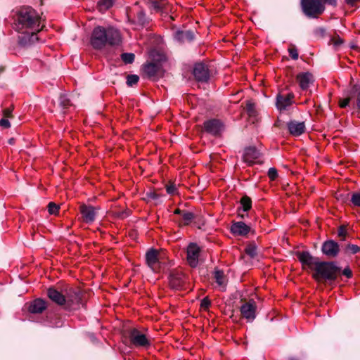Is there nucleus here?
<instances>
[{
  "label": "nucleus",
  "instance_id": "nucleus-1",
  "mask_svg": "<svg viewBox=\"0 0 360 360\" xmlns=\"http://www.w3.org/2000/svg\"><path fill=\"white\" fill-rule=\"evenodd\" d=\"M90 43L95 49H102L106 45L117 46L122 43V37L118 30L113 27H96L92 31Z\"/></svg>",
  "mask_w": 360,
  "mask_h": 360
},
{
  "label": "nucleus",
  "instance_id": "nucleus-2",
  "mask_svg": "<svg viewBox=\"0 0 360 360\" xmlns=\"http://www.w3.org/2000/svg\"><path fill=\"white\" fill-rule=\"evenodd\" d=\"M44 27L41 25V18L31 7L21 8L14 17V28L17 32L25 30L40 31Z\"/></svg>",
  "mask_w": 360,
  "mask_h": 360
},
{
  "label": "nucleus",
  "instance_id": "nucleus-3",
  "mask_svg": "<svg viewBox=\"0 0 360 360\" xmlns=\"http://www.w3.org/2000/svg\"><path fill=\"white\" fill-rule=\"evenodd\" d=\"M314 278L318 282L332 283L340 273V268L333 262H316Z\"/></svg>",
  "mask_w": 360,
  "mask_h": 360
},
{
  "label": "nucleus",
  "instance_id": "nucleus-4",
  "mask_svg": "<svg viewBox=\"0 0 360 360\" xmlns=\"http://www.w3.org/2000/svg\"><path fill=\"white\" fill-rule=\"evenodd\" d=\"M301 6L304 13L311 18H316L323 13V0H302Z\"/></svg>",
  "mask_w": 360,
  "mask_h": 360
},
{
  "label": "nucleus",
  "instance_id": "nucleus-5",
  "mask_svg": "<svg viewBox=\"0 0 360 360\" xmlns=\"http://www.w3.org/2000/svg\"><path fill=\"white\" fill-rule=\"evenodd\" d=\"M129 340L131 344L136 347H146L150 345V340L146 335L139 330L134 328L129 333Z\"/></svg>",
  "mask_w": 360,
  "mask_h": 360
},
{
  "label": "nucleus",
  "instance_id": "nucleus-6",
  "mask_svg": "<svg viewBox=\"0 0 360 360\" xmlns=\"http://www.w3.org/2000/svg\"><path fill=\"white\" fill-rule=\"evenodd\" d=\"M200 248L195 243H191L187 248V262L191 267H196L198 264Z\"/></svg>",
  "mask_w": 360,
  "mask_h": 360
},
{
  "label": "nucleus",
  "instance_id": "nucleus-7",
  "mask_svg": "<svg viewBox=\"0 0 360 360\" xmlns=\"http://www.w3.org/2000/svg\"><path fill=\"white\" fill-rule=\"evenodd\" d=\"M38 32L39 31L30 30L18 32L20 34L18 36L19 44L24 46L32 44L38 39L37 36Z\"/></svg>",
  "mask_w": 360,
  "mask_h": 360
},
{
  "label": "nucleus",
  "instance_id": "nucleus-8",
  "mask_svg": "<svg viewBox=\"0 0 360 360\" xmlns=\"http://www.w3.org/2000/svg\"><path fill=\"white\" fill-rule=\"evenodd\" d=\"M160 253L155 250H149L146 255V260L148 266L154 271L160 268Z\"/></svg>",
  "mask_w": 360,
  "mask_h": 360
},
{
  "label": "nucleus",
  "instance_id": "nucleus-9",
  "mask_svg": "<svg viewBox=\"0 0 360 360\" xmlns=\"http://www.w3.org/2000/svg\"><path fill=\"white\" fill-rule=\"evenodd\" d=\"M204 128L207 132L214 136H219L224 130V124L220 120L212 119L204 122Z\"/></svg>",
  "mask_w": 360,
  "mask_h": 360
},
{
  "label": "nucleus",
  "instance_id": "nucleus-10",
  "mask_svg": "<svg viewBox=\"0 0 360 360\" xmlns=\"http://www.w3.org/2000/svg\"><path fill=\"white\" fill-rule=\"evenodd\" d=\"M295 96L292 93L279 94L276 98V107L280 111L285 110L293 103Z\"/></svg>",
  "mask_w": 360,
  "mask_h": 360
},
{
  "label": "nucleus",
  "instance_id": "nucleus-11",
  "mask_svg": "<svg viewBox=\"0 0 360 360\" xmlns=\"http://www.w3.org/2000/svg\"><path fill=\"white\" fill-rule=\"evenodd\" d=\"M185 276L181 271L175 270L170 273L169 283L171 288L178 290L183 286Z\"/></svg>",
  "mask_w": 360,
  "mask_h": 360
},
{
  "label": "nucleus",
  "instance_id": "nucleus-12",
  "mask_svg": "<svg viewBox=\"0 0 360 360\" xmlns=\"http://www.w3.org/2000/svg\"><path fill=\"white\" fill-rule=\"evenodd\" d=\"M79 210L84 222L89 224L95 220L98 208L91 205L82 204L80 205Z\"/></svg>",
  "mask_w": 360,
  "mask_h": 360
},
{
  "label": "nucleus",
  "instance_id": "nucleus-13",
  "mask_svg": "<svg viewBox=\"0 0 360 360\" xmlns=\"http://www.w3.org/2000/svg\"><path fill=\"white\" fill-rule=\"evenodd\" d=\"M256 304L255 302H248L244 303L240 307V313L243 318L248 321H252L255 319Z\"/></svg>",
  "mask_w": 360,
  "mask_h": 360
},
{
  "label": "nucleus",
  "instance_id": "nucleus-14",
  "mask_svg": "<svg viewBox=\"0 0 360 360\" xmlns=\"http://www.w3.org/2000/svg\"><path fill=\"white\" fill-rule=\"evenodd\" d=\"M322 252L328 257H335L339 252V245L334 240L326 241L322 246Z\"/></svg>",
  "mask_w": 360,
  "mask_h": 360
},
{
  "label": "nucleus",
  "instance_id": "nucleus-15",
  "mask_svg": "<svg viewBox=\"0 0 360 360\" xmlns=\"http://www.w3.org/2000/svg\"><path fill=\"white\" fill-rule=\"evenodd\" d=\"M193 75L195 79L200 82H206L209 77V70L203 63H197L193 68Z\"/></svg>",
  "mask_w": 360,
  "mask_h": 360
},
{
  "label": "nucleus",
  "instance_id": "nucleus-16",
  "mask_svg": "<svg viewBox=\"0 0 360 360\" xmlns=\"http://www.w3.org/2000/svg\"><path fill=\"white\" fill-rule=\"evenodd\" d=\"M81 301V295L79 292L72 289L66 290L65 294V306L70 307L73 305L79 304Z\"/></svg>",
  "mask_w": 360,
  "mask_h": 360
},
{
  "label": "nucleus",
  "instance_id": "nucleus-17",
  "mask_svg": "<svg viewBox=\"0 0 360 360\" xmlns=\"http://www.w3.org/2000/svg\"><path fill=\"white\" fill-rule=\"evenodd\" d=\"M144 73L150 78L159 77L162 75V70L159 63H150L143 67Z\"/></svg>",
  "mask_w": 360,
  "mask_h": 360
},
{
  "label": "nucleus",
  "instance_id": "nucleus-18",
  "mask_svg": "<svg viewBox=\"0 0 360 360\" xmlns=\"http://www.w3.org/2000/svg\"><path fill=\"white\" fill-rule=\"evenodd\" d=\"M287 125L290 134L294 136H300L305 131V124L304 122L292 120L289 122Z\"/></svg>",
  "mask_w": 360,
  "mask_h": 360
},
{
  "label": "nucleus",
  "instance_id": "nucleus-19",
  "mask_svg": "<svg viewBox=\"0 0 360 360\" xmlns=\"http://www.w3.org/2000/svg\"><path fill=\"white\" fill-rule=\"evenodd\" d=\"M146 4L150 10L155 12H162L168 11V2L167 0H145Z\"/></svg>",
  "mask_w": 360,
  "mask_h": 360
},
{
  "label": "nucleus",
  "instance_id": "nucleus-20",
  "mask_svg": "<svg viewBox=\"0 0 360 360\" xmlns=\"http://www.w3.org/2000/svg\"><path fill=\"white\" fill-rule=\"evenodd\" d=\"M260 156V153L255 147H249L245 150L243 154V160L248 165H251L256 162Z\"/></svg>",
  "mask_w": 360,
  "mask_h": 360
},
{
  "label": "nucleus",
  "instance_id": "nucleus-21",
  "mask_svg": "<svg viewBox=\"0 0 360 360\" xmlns=\"http://www.w3.org/2000/svg\"><path fill=\"white\" fill-rule=\"evenodd\" d=\"M250 230V226L242 221L235 222L231 226V233L236 236H245Z\"/></svg>",
  "mask_w": 360,
  "mask_h": 360
},
{
  "label": "nucleus",
  "instance_id": "nucleus-22",
  "mask_svg": "<svg viewBox=\"0 0 360 360\" xmlns=\"http://www.w3.org/2000/svg\"><path fill=\"white\" fill-rule=\"evenodd\" d=\"M47 295L56 304L59 305L65 304V294H62L55 288H50L48 290Z\"/></svg>",
  "mask_w": 360,
  "mask_h": 360
},
{
  "label": "nucleus",
  "instance_id": "nucleus-23",
  "mask_svg": "<svg viewBox=\"0 0 360 360\" xmlns=\"http://www.w3.org/2000/svg\"><path fill=\"white\" fill-rule=\"evenodd\" d=\"M297 81L300 88L305 90L309 87V84L312 82L313 77L310 73H300L297 76Z\"/></svg>",
  "mask_w": 360,
  "mask_h": 360
},
{
  "label": "nucleus",
  "instance_id": "nucleus-24",
  "mask_svg": "<svg viewBox=\"0 0 360 360\" xmlns=\"http://www.w3.org/2000/svg\"><path fill=\"white\" fill-rule=\"evenodd\" d=\"M46 308V304L43 300L37 299L30 303L29 311L31 313H41Z\"/></svg>",
  "mask_w": 360,
  "mask_h": 360
},
{
  "label": "nucleus",
  "instance_id": "nucleus-25",
  "mask_svg": "<svg viewBox=\"0 0 360 360\" xmlns=\"http://www.w3.org/2000/svg\"><path fill=\"white\" fill-rule=\"evenodd\" d=\"M298 258L302 264H307L309 266H311L312 265L316 266V263L318 262L316 259L313 257L308 252H302L300 253Z\"/></svg>",
  "mask_w": 360,
  "mask_h": 360
},
{
  "label": "nucleus",
  "instance_id": "nucleus-26",
  "mask_svg": "<svg viewBox=\"0 0 360 360\" xmlns=\"http://www.w3.org/2000/svg\"><path fill=\"white\" fill-rule=\"evenodd\" d=\"M214 278L217 285L224 289L227 283V279L224 272L220 270H216L214 273Z\"/></svg>",
  "mask_w": 360,
  "mask_h": 360
},
{
  "label": "nucleus",
  "instance_id": "nucleus-27",
  "mask_svg": "<svg viewBox=\"0 0 360 360\" xmlns=\"http://www.w3.org/2000/svg\"><path fill=\"white\" fill-rule=\"evenodd\" d=\"M114 0H99L98 1V8L101 12H104L112 6Z\"/></svg>",
  "mask_w": 360,
  "mask_h": 360
},
{
  "label": "nucleus",
  "instance_id": "nucleus-28",
  "mask_svg": "<svg viewBox=\"0 0 360 360\" xmlns=\"http://www.w3.org/2000/svg\"><path fill=\"white\" fill-rule=\"evenodd\" d=\"M240 203L243 206V211H248L252 206L251 199L248 196H244L240 200Z\"/></svg>",
  "mask_w": 360,
  "mask_h": 360
},
{
  "label": "nucleus",
  "instance_id": "nucleus-29",
  "mask_svg": "<svg viewBox=\"0 0 360 360\" xmlns=\"http://www.w3.org/2000/svg\"><path fill=\"white\" fill-rule=\"evenodd\" d=\"M134 58H135L134 54L131 53H124L121 55L122 60L126 64L132 63L134 60Z\"/></svg>",
  "mask_w": 360,
  "mask_h": 360
},
{
  "label": "nucleus",
  "instance_id": "nucleus-30",
  "mask_svg": "<svg viewBox=\"0 0 360 360\" xmlns=\"http://www.w3.org/2000/svg\"><path fill=\"white\" fill-rule=\"evenodd\" d=\"M246 110L250 117H255L257 115V112L255 107V103L251 101H248L246 103Z\"/></svg>",
  "mask_w": 360,
  "mask_h": 360
},
{
  "label": "nucleus",
  "instance_id": "nucleus-31",
  "mask_svg": "<svg viewBox=\"0 0 360 360\" xmlns=\"http://www.w3.org/2000/svg\"><path fill=\"white\" fill-rule=\"evenodd\" d=\"M175 37L178 40H180V41H184L186 39H191V32H188V31H186V32H184V31L177 32L176 33Z\"/></svg>",
  "mask_w": 360,
  "mask_h": 360
},
{
  "label": "nucleus",
  "instance_id": "nucleus-32",
  "mask_svg": "<svg viewBox=\"0 0 360 360\" xmlns=\"http://www.w3.org/2000/svg\"><path fill=\"white\" fill-rule=\"evenodd\" d=\"M245 251L251 258H254L257 255V247L253 244L248 245Z\"/></svg>",
  "mask_w": 360,
  "mask_h": 360
},
{
  "label": "nucleus",
  "instance_id": "nucleus-33",
  "mask_svg": "<svg viewBox=\"0 0 360 360\" xmlns=\"http://www.w3.org/2000/svg\"><path fill=\"white\" fill-rule=\"evenodd\" d=\"M182 219L184 220V224L185 225L188 224L194 218V214L190 212H182Z\"/></svg>",
  "mask_w": 360,
  "mask_h": 360
},
{
  "label": "nucleus",
  "instance_id": "nucleus-34",
  "mask_svg": "<svg viewBox=\"0 0 360 360\" xmlns=\"http://www.w3.org/2000/svg\"><path fill=\"white\" fill-rule=\"evenodd\" d=\"M59 105L64 109L67 108L71 105L70 101L66 96L62 95L59 98Z\"/></svg>",
  "mask_w": 360,
  "mask_h": 360
},
{
  "label": "nucleus",
  "instance_id": "nucleus-35",
  "mask_svg": "<svg viewBox=\"0 0 360 360\" xmlns=\"http://www.w3.org/2000/svg\"><path fill=\"white\" fill-rule=\"evenodd\" d=\"M136 21L139 25L142 26L147 23L146 15L143 11H139L137 13Z\"/></svg>",
  "mask_w": 360,
  "mask_h": 360
},
{
  "label": "nucleus",
  "instance_id": "nucleus-36",
  "mask_svg": "<svg viewBox=\"0 0 360 360\" xmlns=\"http://www.w3.org/2000/svg\"><path fill=\"white\" fill-rule=\"evenodd\" d=\"M343 42V39H341L339 36L333 37L330 39V44H333V46L336 49L342 46Z\"/></svg>",
  "mask_w": 360,
  "mask_h": 360
},
{
  "label": "nucleus",
  "instance_id": "nucleus-37",
  "mask_svg": "<svg viewBox=\"0 0 360 360\" xmlns=\"http://www.w3.org/2000/svg\"><path fill=\"white\" fill-rule=\"evenodd\" d=\"M139 77L136 75H130L127 76V84L129 86H132L139 82Z\"/></svg>",
  "mask_w": 360,
  "mask_h": 360
},
{
  "label": "nucleus",
  "instance_id": "nucleus-38",
  "mask_svg": "<svg viewBox=\"0 0 360 360\" xmlns=\"http://www.w3.org/2000/svg\"><path fill=\"white\" fill-rule=\"evenodd\" d=\"M59 206L56 203L51 202L48 205V211L51 214H56L58 212Z\"/></svg>",
  "mask_w": 360,
  "mask_h": 360
},
{
  "label": "nucleus",
  "instance_id": "nucleus-39",
  "mask_svg": "<svg viewBox=\"0 0 360 360\" xmlns=\"http://www.w3.org/2000/svg\"><path fill=\"white\" fill-rule=\"evenodd\" d=\"M351 201L354 205L360 207V192L352 193Z\"/></svg>",
  "mask_w": 360,
  "mask_h": 360
},
{
  "label": "nucleus",
  "instance_id": "nucleus-40",
  "mask_svg": "<svg viewBox=\"0 0 360 360\" xmlns=\"http://www.w3.org/2000/svg\"><path fill=\"white\" fill-rule=\"evenodd\" d=\"M360 251V247L353 245V244H349L346 247V252L351 253V254H355Z\"/></svg>",
  "mask_w": 360,
  "mask_h": 360
},
{
  "label": "nucleus",
  "instance_id": "nucleus-41",
  "mask_svg": "<svg viewBox=\"0 0 360 360\" xmlns=\"http://www.w3.org/2000/svg\"><path fill=\"white\" fill-rule=\"evenodd\" d=\"M288 52L292 59L297 60L298 58V52L295 45L291 44L290 46Z\"/></svg>",
  "mask_w": 360,
  "mask_h": 360
},
{
  "label": "nucleus",
  "instance_id": "nucleus-42",
  "mask_svg": "<svg viewBox=\"0 0 360 360\" xmlns=\"http://www.w3.org/2000/svg\"><path fill=\"white\" fill-rule=\"evenodd\" d=\"M347 234V227L345 226H341L339 227L338 231V235L340 238H342V240H345L346 236Z\"/></svg>",
  "mask_w": 360,
  "mask_h": 360
},
{
  "label": "nucleus",
  "instance_id": "nucleus-43",
  "mask_svg": "<svg viewBox=\"0 0 360 360\" xmlns=\"http://www.w3.org/2000/svg\"><path fill=\"white\" fill-rule=\"evenodd\" d=\"M351 101V97H347L345 98H340L339 105L340 108H345L347 106Z\"/></svg>",
  "mask_w": 360,
  "mask_h": 360
},
{
  "label": "nucleus",
  "instance_id": "nucleus-44",
  "mask_svg": "<svg viewBox=\"0 0 360 360\" xmlns=\"http://www.w3.org/2000/svg\"><path fill=\"white\" fill-rule=\"evenodd\" d=\"M268 176L271 180H275L278 176L277 170L275 168H270L268 172Z\"/></svg>",
  "mask_w": 360,
  "mask_h": 360
},
{
  "label": "nucleus",
  "instance_id": "nucleus-45",
  "mask_svg": "<svg viewBox=\"0 0 360 360\" xmlns=\"http://www.w3.org/2000/svg\"><path fill=\"white\" fill-rule=\"evenodd\" d=\"M166 189H167V192L169 194L174 195L176 193V188L175 185H174V184H170V185L167 186Z\"/></svg>",
  "mask_w": 360,
  "mask_h": 360
},
{
  "label": "nucleus",
  "instance_id": "nucleus-46",
  "mask_svg": "<svg viewBox=\"0 0 360 360\" xmlns=\"http://www.w3.org/2000/svg\"><path fill=\"white\" fill-rule=\"evenodd\" d=\"M210 305V301L207 297H205L202 300L200 306L202 309H207Z\"/></svg>",
  "mask_w": 360,
  "mask_h": 360
},
{
  "label": "nucleus",
  "instance_id": "nucleus-47",
  "mask_svg": "<svg viewBox=\"0 0 360 360\" xmlns=\"http://www.w3.org/2000/svg\"><path fill=\"white\" fill-rule=\"evenodd\" d=\"M0 125L4 128H9L11 127L9 121L6 117L0 120Z\"/></svg>",
  "mask_w": 360,
  "mask_h": 360
},
{
  "label": "nucleus",
  "instance_id": "nucleus-48",
  "mask_svg": "<svg viewBox=\"0 0 360 360\" xmlns=\"http://www.w3.org/2000/svg\"><path fill=\"white\" fill-rule=\"evenodd\" d=\"M342 274L346 276L347 278H350L352 275V272L349 268H345L342 271Z\"/></svg>",
  "mask_w": 360,
  "mask_h": 360
},
{
  "label": "nucleus",
  "instance_id": "nucleus-49",
  "mask_svg": "<svg viewBox=\"0 0 360 360\" xmlns=\"http://www.w3.org/2000/svg\"><path fill=\"white\" fill-rule=\"evenodd\" d=\"M11 112H12V110L10 109V108H6L4 110L3 113H4V116L7 118V117H11Z\"/></svg>",
  "mask_w": 360,
  "mask_h": 360
},
{
  "label": "nucleus",
  "instance_id": "nucleus-50",
  "mask_svg": "<svg viewBox=\"0 0 360 360\" xmlns=\"http://www.w3.org/2000/svg\"><path fill=\"white\" fill-rule=\"evenodd\" d=\"M356 106L360 110V89L357 91L356 94Z\"/></svg>",
  "mask_w": 360,
  "mask_h": 360
},
{
  "label": "nucleus",
  "instance_id": "nucleus-51",
  "mask_svg": "<svg viewBox=\"0 0 360 360\" xmlns=\"http://www.w3.org/2000/svg\"><path fill=\"white\" fill-rule=\"evenodd\" d=\"M147 195L149 198L152 199H156L158 197V194L154 192H150Z\"/></svg>",
  "mask_w": 360,
  "mask_h": 360
},
{
  "label": "nucleus",
  "instance_id": "nucleus-52",
  "mask_svg": "<svg viewBox=\"0 0 360 360\" xmlns=\"http://www.w3.org/2000/svg\"><path fill=\"white\" fill-rule=\"evenodd\" d=\"M324 4L327 3L328 4H330L332 6H336V0H323Z\"/></svg>",
  "mask_w": 360,
  "mask_h": 360
},
{
  "label": "nucleus",
  "instance_id": "nucleus-53",
  "mask_svg": "<svg viewBox=\"0 0 360 360\" xmlns=\"http://www.w3.org/2000/svg\"><path fill=\"white\" fill-rule=\"evenodd\" d=\"M358 0H346V3L348 4V5H350V6H354L355 2L357 1Z\"/></svg>",
  "mask_w": 360,
  "mask_h": 360
},
{
  "label": "nucleus",
  "instance_id": "nucleus-54",
  "mask_svg": "<svg viewBox=\"0 0 360 360\" xmlns=\"http://www.w3.org/2000/svg\"><path fill=\"white\" fill-rule=\"evenodd\" d=\"M184 212V211H182V210H179V209H176V210H175L174 213H175V214H181V215H182V212Z\"/></svg>",
  "mask_w": 360,
  "mask_h": 360
},
{
  "label": "nucleus",
  "instance_id": "nucleus-55",
  "mask_svg": "<svg viewBox=\"0 0 360 360\" xmlns=\"http://www.w3.org/2000/svg\"><path fill=\"white\" fill-rule=\"evenodd\" d=\"M5 70V67L4 65H0V73L3 72Z\"/></svg>",
  "mask_w": 360,
  "mask_h": 360
},
{
  "label": "nucleus",
  "instance_id": "nucleus-56",
  "mask_svg": "<svg viewBox=\"0 0 360 360\" xmlns=\"http://www.w3.org/2000/svg\"><path fill=\"white\" fill-rule=\"evenodd\" d=\"M13 143V139L10 140V143Z\"/></svg>",
  "mask_w": 360,
  "mask_h": 360
},
{
  "label": "nucleus",
  "instance_id": "nucleus-57",
  "mask_svg": "<svg viewBox=\"0 0 360 360\" xmlns=\"http://www.w3.org/2000/svg\"><path fill=\"white\" fill-rule=\"evenodd\" d=\"M290 360H297V359H290Z\"/></svg>",
  "mask_w": 360,
  "mask_h": 360
}]
</instances>
